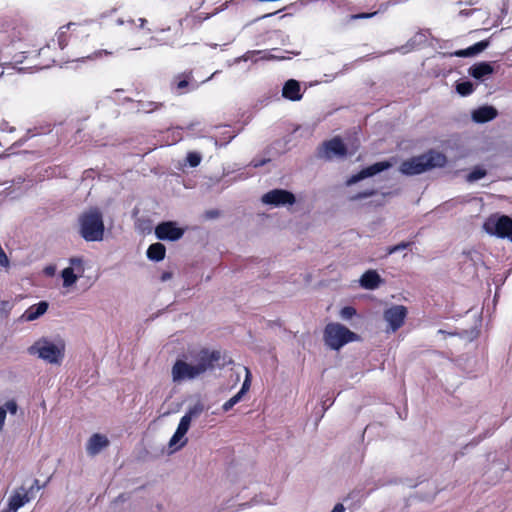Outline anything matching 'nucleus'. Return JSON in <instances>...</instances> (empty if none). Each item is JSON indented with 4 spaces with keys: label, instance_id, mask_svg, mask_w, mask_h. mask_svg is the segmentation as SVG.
<instances>
[{
    "label": "nucleus",
    "instance_id": "obj_1",
    "mask_svg": "<svg viewBox=\"0 0 512 512\" xmlns=\"http://www.w3.org/2000/svg\"><path fill=\"white\" fill-rule=\"evenodd\" d=\"M71 27H75L73 31L75 32L74 39L72 42V52L69 58L72 61H79L84 59H91L94 55L98 56L101 54V51L96 49V45L94 43H90V37L92 34L88 31L85 25L68 23L66 26L60 28L57 32L55 43L61 50L67 47L68 42L70 40L71 35L67 34V31H64L66 28L69 30Z\"/></svg>",
    "mask_w": 512,
    "mask_h": 512
},
{
    "label": "nucleus",
    "instance_id": "obj_2",
    "mask_svg": "<svg viewBox=\"0 0 512 512\" xmlns=\"http://www.w3.org/2000/svg\"><path fill=\"white\" fill-rule=\"evenodd\" d=\"M196 364L192 365L184 360H176L172 366V379L174 382L193 380L209 370H213L221 359L219 350L201 349L194 357Z\"/></svg>",
    "mask_w": 512,
    "mask_h": 512
},
{
    "label": "nucleus",
    "instance_id": "obj_3",
    "mask_svg": "<svg viewBox=\"0 0 512 512\" xmlns=\"http://www.w3.org/2000/svg\"><path fill=\"white\" fill-rule=\"evenodd\" d=\"M79 234L87 242L101 241L104 236L105 226L102 212L93 207L83 212L78 219Z\"/></svg>",
    "mask_w": 512,
    "mask_h": 512
},
{
    "label": "nucleus",
    "instance_id": "obj_4",
    "mask_svg": "<svg viewBox=\"0 0 512 512\" xmlns=\"http://www.w3.org/2000/svg\"><path fill=\"white\" fill-rule=\"evenodd\" d=\"M445 164L446 157L444 154L436 151H429L426 154L413 157L402 162L400 171L405 175H417L431 168L443 167Z\"/></svg>",
    "mask_w": 512,
    "mask_h": 512
},
{
    "label": "nucleus",
    "instance_id": "obj_5",
    "mask_svg": "<svg viewBox=\"0 0 512 512\" xmlns=\"http://www.w3.org/2000/svg\"><path fill=\"white\" fill-rule=\"evenodd\" d=\"M28 352L32 355L37 354L48 363L60 364L64 358L65 344L61 342L56 345L46 338H41L29 347Z\"/></svg>",
    "mask_w": 512,
    "mask_h": 512
},
{
    "label": "nucleus",
    "instance_id": "obj_6",
    "mask_svg": "<svg viewBox=\"0 0 512 512\" xmlns=\"http://www.w3.org/2000/svg\"><path fill=\"white\" fill-rule=\"evenodd\" d=\"M359 340V336L340 323H330L325 328V342L334 350Z\"/></svg>",
    "mask_w": 512,
    "mask_h": 512
},
{
    "label": "nucleus",
    "instance_id": "obj_7",
    "mask_svg": "<svg viewBox=\"0 0 512 512\" xmlns=\"http://www.w3.org/2000/svg\"><path fill=\"white\" fill-rule=\"evenodd\" d=\"M484 230L498 238H509L512 241V218L507 215L492 214L483 224Z\"/></svg>",
    "mask_w": 512,
    "mask_h": 512
},
{
    "label": "nucleus",
    "instance_id": "obj_8",
    "mask_svg": "<svg viewBox=\"0 0 512 512\" xmlns=\"http://www.w3.org/2000/svg\"><path fill=\"white\" fill-rule=\"evenodd\" d=\"M40 489L41 486L39 485L38 479H34L33 484L29 489H25L21 486L10 496L7 507L1 512H17L19 508L33 499L36 492Z\"/></svg>",
    "mask_w": 512,
    "mask_h": 512
},
{
    "label": "nucleus",
    "instance_id": "obj_9",
    "mask_svg": "<svg viewBox=\"0 0 512 512\" xmlns=\"http://www.w3.org/2000/svg\"><path fill=\"white\" fill-rule=\"evenodd\" d=\"M170 86L175 94L183 95L197 89L199 84L194 80L193 71L188 70L175 75Z\"/></svg>",
    "mask_w": 512,
    "mask_h": 512
},
{
    "label": "nucleus",
    "instance_id": "obj_10",
    "mask_svg": "<svg viewBox=\"0 0 512 512\" xmlns=\"http://www.w3.org/2000/svg\"><path fill=\"white\" fill-rule=\"evenodd\" d=\"M155 236L161 241H177L181 239L185 230L177 226L174 221H164L155 227Z\"/></svg>",
    "mask_w": 512,
    "mask_h": 512
},
{
    "label": "nucleus",
    "instance_id": "obj_11",
    "mask_svg": "<svg viewBox=\"0 0 512 512\" xmlns=\"http://www.w3.org/2000/svg\"><path fill=\"white\" fill-rule=\"evenodd\" d=\"M261 200L264 204L276 207L293 205L296 202L294 194L284 189L270 190L262 196Z\"/></svg>",
    "mask_w": 512,
    "mask_h": 512
},
{
    "label": "nucleus",
    "instance_id": "obj_12",
    "mask_svg": "<svg viewBox=\"0 0 512 512\" xmlns=\"http://www.w3.org/2000/svg\"><path fill=\"white\" fill-rule=\"evenodd\" d=\"M71 267L64 268L61 272L64 287H71L78 278L84 273L83 260L80 257H72L69 259Z\"/></svg>",
    "mask_w": 512,
    "mask_h": 512
},
{
    "label": "nucleus",
    "instance_id": "obj_13",
    "mask_svg": "<svg viewBox=\"0 0 512 512\" xmlns=\"http://www.w3.org/2000/svg\"><path fill=\"white\" fill-rule=\"evenodd\" d=\"M407 309L402 305H393L384 311V320L388 323L389 330L397 331L404 323Z\"/></svg>",
    "mask_w": 512,
    "mask_h": 512
},
{
    "label": "nucleus",
    "instance_id": "obj_14",
    "mask_svg": "<svg viewBox=\"0 0 512 512\" xmlns=\"http://www.w3.org/2000/svg\"><path fill=\"white\" fill-rule=\"evenodd\" d=\"M149 31L154 33L158 40L164 41L167 45H174L183 34L180 24L168 26L167 28H157L153 31L149 29Z\"/></svg>",
    "mask_w": 512,
    "mask_h": 512
},
{
    "label": "nucleus",
    "instance_id": "obj_15",
    "mask_svg": "<svg viewBox=\"0 0 512 512\" xmlns=\"http://www.w3.org/2000/svg\"><path fill=\"white\" fill-rule=\"evenodd\" d=\"M390 166H391V164L387 161L374 163L373 165L362 169L359 173L351 176L347 180V185L351 186L365 178L372 177V176L388 169Z\"/></svg>",
    "mask_w": 512,
    "mask_h": 512
},
{
    "label": "nucleus",
    "instance_id": "obj_16",
    "mask_svg": "<svg viewBox=\"0 0 512 512\" xmlns=\"http://www.w3.org/2000/svg\"><path fill=\"white\" fill-rule=\"evenodd\" d=\"M102 22L111 26H125L128 29H133L136 22L131 17L124 18L117 15V8H112L101 14Z\"/></svg>",
    "mask_w": 512,
    "mask_h": 512
},
{
    "label": "nucleus",
    "instance_id": "obj_17",
    "mask_svg": "<svg viewBox=\"0 0 512 512\" xmlns=\"http://www.w3.org/2000/svg\"><path fill=\"white\" fill-rule=\"evenodd\" d=\"M346 147L342 140L338 137L324 144V154L328 159L331 158H344L346 156Z\"/></svg>",
    "mask_w": 512,
    "mask_h": 512
},
{
    "label": "nucleus",
    "instance_id": "obj_18",
    "mask_svg": "<svg viewBox=\"0 0 512 512\" xmlns=\"http://www.w3.org/2000/svg\"><path fill=\"white\" fill-rule=\"evenodd\" d=\"M55 46V39H52L50 43L46 44L45 46L39 49L38 57L41 59L39 65H41L44 68H47L57 62Z\"/></svg>",
    "mask_w": 512,
    "mask_h": 512
},
{
    "label": "nucleus",
    "instance_id": "obj_19",
    "mask_svg": "<svg viewBox=\"0 0 512 512\" xmlns=\"http://www.w3.org/2000/svg\"><path fill=\"white\" fill-rule=\"evenodd\" d=\"M3 31L8 35L10 41L14 42L24 37L26 27L22 22L12 19L6 22Z\"/></svg>",
    "mask_w": 512,
    "mask_h": 512
},
{
    "label": "nucleus",
    "instance_id": "obj_20",
    "mask_svg": "<svg viewBox=\"0 0 512 512\" xmlns=\"http://www.w3.org/2000/svg\"><path fill=\"white\" fill-rule=\"evenodd\" d=\"M109 440L105 435L95 433L93 434L87 443V452L89 455H97L101 450L109 446Z\"/></svg>",
    "mask_w": 512,
    "mask_h": 512
},
{
    "label": "nucleus",
    "instance_id": "obj_21",
    "mask_svg": "<svg viewBox=\"0 0 512 512\" xmlns=\"http://www.w3.org/2000/svg\"><path fill=\"white\" fill-rule=\"evenodd\" d=\"M383 282L384 280L381 278V276L378 274L376 270L366 271L359 279L360 286L367 290H375Z\"/></svg>",
    "mask_w": 512,
    "mask_h": 512
},
{
    "label": "nucleus",
    "instance_id": "obj_22",
    "mask_svg": "<svg viewBox=\"0 0 512 512\" xmlns=\"http://www.w3.org/2000/svg\"><path fill=\"white\" fill-rule=\"evenodd\" d=\"M282 96L290 101H299L302 98L300 83L295 79H289L282 88Z\"/></svg>",
    "mask_w": 512,
    "mask_h": 512
},
{
    "label": "nucleus",
    "instance_id": "obj_23",
    "mask_svg": "<svg viewBox=\"0 0 512 512\" xmlns=\"http://www.w3.org/2000/svg\"><path fill=\"white\" fill-rule=\"evenodd\" d=\"M493 72L494 68L489 62H479L469 68V74L477 80H484L485 77L491 75Z\"/></svg>",
    "mask_w": 512,
    "mask_h": 512
},
{
    "label": "nucleus",
    "instance_id": "obj_24",
    "mask_svg": "<svg viewBox=\"0 0 512 512\" xmlns=\"http://www.w3.org/2000/svg\"><path fill=\"white\" fill-rule=\"evenodd\" d=\"M497 111L491 106H483L473 111L472 119L477 123H484L494 119Z\"/></svg>",
    "mask_w": 512,
    "mask_h": 512
},
{
    "label": "nucleus",
    "instance_id": "obj_25",
    "mask_svg": "<svg viewBox=\"0 0 512 512\" xmlns=\"http://www.w3.org/2000/svg\"><path fill=\"white\" fill-rule=\"evenodd\" d=\"M48 309V303L46 301H40L37 304L30 306L23 314V318L26 321H34L42 316Z\"/></svg>",
    "mask_w": 512,
    "mask_h": 512
},
{
    "label": "nucleus",
    "instance_id": "obj_26",
    "mask_svg": "<svg viewBox=\"0 0 512 512\" xmlns=\"http://www.w3.org/2000/svg\"><path fill=\"white\" fill-rule=\"evenodd\" d=\"M489 44H490L489 40H482L466 49L457 50L454 53V55L457 57H472V56H475V55L481 53L486 48H488Z\"/></svg>",
    "mask_w": 512,
    "mask_h": 512
},
{
    "label": "nucleus",
    "instance_id": "obj_27",
    "mask_svg": "<svg viewBox=\"0 0 512 512\" xmlns=\"http://www.w3.org/2000/svg\"><path fill=\"white\" fill-rule=\"evenodd\" d=\"M190 424L191 423L189 422V418L188 417H182L180 419L178 427H177L175 433L173 434V436L171 437V439L169 441V446L170 447L175 446L185 436V434L189 430Z\"/></svg>",
    "mask_w": 512,
    "mask_h": 512
},
{
    "label": "nucleus",
    "instance_id": "obj_28",
    "mask_svg": "<svg viewBox=\"0 0 512 512\" xmlns=\"http://www.w3.org/2000/svg\"><path fill=\"white\" fill-rule=\"evenodd\" d=\"M147 258L152 261H162L166 255V247L160 242L151 244L146 251Z\"/></svg>",
    "mask_w": 512,
    "mask_h": 512
},
{
    "label": "nucleus",
    "instance_id": "obj_29",
    "mask_svg": "<svg viewBox=\"0 0 512 512\" xmlns=\"http://www.w3.org/2000/svg\"><path fill=\"white\" fill-rule=\"evenodd\" d=\"M195 123H190L187 126H176L168 130V138H171V144H176L184 138V131H193Z\"/></svg>",
    "mask_w": 512,
    "mask_h": 512
},
{
    "label": "nucleus",
    "instance_id": "obj_30",
    "mask_svg": "<svg viewBox=\"0 0 512 512\" xmlns=\"http://www.w3.org/2000/svg\"><path fill=\"white\" fill-rule=\"evenodd\" d=\"M259 54H262L261 56V59L262 60H267V61H271V60H276V61H282V60H286V59H290V57H286V56H283V55H277V54H273L271 53V51H268V50H253V51H248L246 52V54L244 55V59L245 60H248L250 59L252 56L254 55H259Z\"/></svg>",
    "mask_w": 512,
    "mask_h": 512
},
{
    "label": "nucleus",
    "instance_id": "obj_31",
    "mask_svg": "<svg viewBox=\"0 0 512 512\" xmlns=\"http://www.w3.org/2000/svg\"><path fill=\"white\" fill-rule=\"evenodd\" d=\"M163 106H164V103H162V102L143 101V100L137 101L138 110L143 111L144 113L155 112V111L161 109Z\"/></svg>",
    "mask_w": 512,
    "mask_h": 512
},
{
    "label": "nucleus",
    "instance_id": "obj_32",
    "mask_svg": "<svg viewBox=\"0 0 512 512\" xmlns=\"http://www.w3.org/2000/svg\"><path fill=\"white\" fill-rule=\"evenodd\" d=\"M457 92L462 96H468L474 91V85L470 81L459 82L456 85Z\"/></svg>",
    "mask_w": 512,
    "mask_h": 512
},
{
    "label": "nucleus",
    "instance_id": "obj_33",
    "mask_svg": "<svg viewBox=\"0 0 512 512\" xmlns=\"http://www.w3.org/2000/svg\"><path fill=\"white\" fill-rule=\"evenodd\" d=\"M487 174L486 170L481 167L474 168L466 177L468 182H475L483 177H485Z\"/></svg>",
    "mask_w": 512,
    "mask_h": 512
},
{
    "label": "nucleus",
    "instance_id": "obj_34",
    "mask_svg": "<svg viewBox=\"0 0 512 512\" xmlns=\"http://www.w3.org/2000/svg\"><path fill=\"white\" fill-rule=\"evenodd\" d=\"M203 411V404L198 402L193 407L189 408L188 412L183 417H188L189 422L191 423L192 418L199 416Z\"/></svg>",
    "mask_w": 512,
    "mask_h": 512
},
{
    "label": "nucleus",
    "instance_id": "obj_35",
    "mask_svg": "<svg viewBox=\"0 0 512 512\" xmlns=\"http://www.w3.org/2000/svg\"><path fill=\"white\" fill-rule=\"evenodd\" d=\"M245 370H246L245 379H244L241 389L238 392V394L241 397H243L249 391V389L251 387V379H252L251 372L248 368H245Z\"/></svg>",
    "mask_w": 512,
    "mask_h": 512
},
{
    "label": "nucleus",
    "instance_id": "obj_36",
    "mask_svg": "<svg viewBox=\"0 0 512 512\" xmlns=\"http://www.w3.org/2000/svg\"><path fill=\"white\" fill-rule=\"evenodd\" d=\"M243 397H241L238 393H236L233 397H231L229 400H227L222 405V410L224 412H228L231 410L237 403H239L242 400Z\"/></svg>",
    "mask_w": 512,
    "mask_h": 512
},
{
    "label": "nucleus",
    "instance_id": "obj_37",
    "mask_svg": "<svg viewBox=\"0 0 512 512\" xmlns=\"http://www.w3.org/2000/svg\"><path fill=\"white\" fill-rule=\"evenodd\" d=\"M186 160L190 167H197L201 162V155L197 152H189Z\"/></svg>",
    "mask_w": 512,
    "mask_h": 512
},
{
    "label": "nucleus",
    "instance_id": "obj_38",
    "mask_svg": "<svg viewBox=\"0 0 512 512\" xmlns=\"http://www.w3.org/2000/svg\"><path fill=\"white\" fill-rule=\"evenodd\" d=\"M411 245L410 242H401L397 245H394V246H390L387 248L386 250V256L388 255H391V254H394L396 252H399V251H402V250H405L407 249L409 246Z\"/></svg>",
    "mask_w": 512,
    "mask_h": 512
},
{
    "label": "nucleus",
    "instance_id": "obj_39",
    "mask_svg": "<svg viewBox=\"0 0 512 512\" xmlns=\"http://www.w3.org/2000/svg\"><path fill=\"white\" fill-rule=\"evenodd\" d=\"M356 315V309L352 306H346L340 310V317L343 320H350Z\"/></svg>",
    "mask_w": 512,
    "mask_h": 512
},
{
    "label": "nucleus",
    "instance_id": "obj_40",
    "mask_svg": "<svg viewBox=\"0 0 512 512\" xmlns=\"http://www.w3.org/2000/svg\"><path fill=\"white\" fill-rule=\"evenodd\" d=\"M6 412L9 411L11 414H16L18 405L15 400H9L5 403Z\"/></svg>",
    "mask_w": 512,
    "mask_h": 512
},
{
    "label": "nucleus",
    "instance_id": "obj_41",
    "mask_svg": "<svg viewBox=\"0 0 512 512\" xmlns=\"http://www.w3.org/2000/svg\"><path fill=\"white\" fill-rule=\"evenodd\" d=\"M377 14V12H372V13H359V14H354V15H351L350 16V19L351 20H357V19H368V18H372L373 16H375Z\"/></svg>",
    "mask_w": 512,
    "mask_h": 512
},
{
    "label": "nucleus",
    "instance_id": "obj_42",
    "mask_svg": "<svg viewBox=\"0 0 512 512\" xmlns=\"http://www.w3.org/2000/svg\"><path fill=\"white\" fill-rule=\"evenodd\" d=\"M9 264H10L9 258L6 255L5 251L2 249L0 251V266L7 268L9 266Z\"/></svg>",
    "mask_w": 512,
    "mask_h": 512
},
{
    "label": "nucleus",
    "instance_id": "obj_43",
    "mask_svg": "<svg viewBox=\"0 0 512 512\" xmlns=\"http://www.w3.org/2000/svg\"><path fill=\"white\" fill-rule=\"evenodd\" d=\"M5 418H6V409L4 407H0V431L3 429Z\"/></svg>",
    "mask_w": 512,
    "mask_h": 512
},
{
    "label": "nucleus",
    "instance_id": "obj_44",
    "mask_svg": "<svg viewBox=\"0 0 512 512\" xmlns=\"http://www.w3.org/2000/svg\"><path fill=\"white\" fill-rule=\"evenodd\" d=\"M475 11H477V10L476 9H463L459 12V14L461 16L468 17V16L472 15Z\"/></svg>",
    "mask_w": 512,
    "mask_h": 512
},
{
    "label": "nucleus",
    "instance_id": "obj_45",
    "mask_svg": "<svg viewBox=\"0 0 512 512\" xmlns=\"http://www.w3.org/2000/svg\"><path fill=\"white\" fill-rule=\"evenodd\" d=\"M44 273L47 275V276H53L54 273H55V267L53 266H47L45 269H44Z\"/></svg>",
    "mask_w": 512,
    "mask_h": 512
},
{
    "label": "nucleus",
    "instance_id": "obj_46",
    "mask_svg": "<svg viewBox=\"0 0 512 512\" xmlns=\"http://www.w3.org/2000/svg\"><path fill=\"white\" fill-rule=\"evenodd\" d=\"M268 161H269L268 159H263V160H260V161H253L252 165H253V167L258 168V167L263 166Z\"/></svg>",
    "mask_w": 512,
    "mask_h": 512
},
{
    "label": "nucleus",
    "instance_id": "obj_47",
    "mask_svg": "<svg viewBox=\"0 0 512 512\" xmlns=\"http://www.w3.org/2000/svg\"><path fill=\"white\" fill-rule=\"evenodd\" d=\"M344 511H345V507L343 506V504L338 503L334 506V508L331 512H344Z\"/></svg>",
    "mask_w": 512,
    "mask_h": 512
},
{
    "label": "nucleus",
    "instance_id": "obj_48",
    "mask_svg": "<svg viewBox=\"0 0 512 512\" xmlns=\"http://www.w3.org/2000/svg\"><path fill=\"white\" fill-rule=\"evenodd\" d=\"M138 22H139L138 27L140 29H144L145 25L147 24V20L145 18H139Z\"/></svg>",
    "mask_w": 512,
    "mask_h": 512
},
{
    "label": "nucleus",
    "instance_id": "obj_49",
    "mask_svg": "<svg viewBox=\"0 0 512 512\" xmlns=\"http://www.w3.org/2000/svg\"><path fill=\"white\" fill-rule=\"evenodd\" d=\"M373 195V191H368V192H364V193H361L357 196V198H366V197H369Z\"/></svg>",
    "mask_w": 512,
    "mask_h": 512
},
{
    "label": "nucleus",
    "instance_id": "obj_50",
    "mask_svg": "<svg viewBox=\"0 0 512 512\" xmlns=\"http://www.w3.org/2000/svg\"><path fill=\"white\" fill-rule=\"evenodd\" d=\"M479 1H480V0H468V1H466V2H462V1H461V2H460V4L465 3L466 5L472 6V5H475V4L479 3Z\"/></svg>",
    "mask_w": 512,
    "mask_h": 512
},
{
    "label": "nucleus",
    "instance_id": "obj_51",
    "mask_svg": "<svg viewBox=\"0 0 512 512\" xmlns=\"http://www.w3.org/2000/svg\"><path fill=\"white\" fill-rule=\"evenodd\" d=\"M170 277H171V273H169V272H164V273L162 274V276H161V279H162L163 281H165V280L169 279Z\"/></svg>",
    "mask_w": 512,
    "mask_h": 512
},
{
    "label": "nucleus",
    "instance_id": "obj_52",
    "mask_svg": "<svg viewBox=\"0 0 512 512\" xmlns=\"http://www.w3.org/2000/svg\"><path fill=\"white\" fill-rule=\"evenodd\" d=\"M507 13V10L505 7L502 8V14H506Z\"/></svg>",
    "mask_w": 512,
    "mask_h": 512
},
{
    "label": "nucleus",
    "instance_id": "obj_53",
    "mask_svg": "<svg viewBox=\"0 0 512 512\" xmlns=\"http://www.w3.org/2000/svg\"><path fill=\"white\" fill-rule=\"evenodd\" d=\"M186 442H187V439H185V440L181 443L180 447L184 446V445L186 444Z\"/></svg>",
    "mask_w": 512,
    "mask_h": 512
}]
</instances>
